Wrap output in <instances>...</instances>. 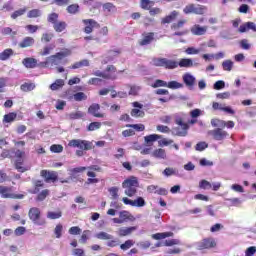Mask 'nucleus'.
<instances>
[{
	"label": "nucleus",
	"mask_w": 256,
	"mask_h": 256,
	"mask_svg": "<svg viewBox=\"0 0 256 256\" xmlns=\"http://www.w3.org/2000/svg\"><path fill=\"white\" fill-rule=\"evenodd\" d=\"M122 187L125 189L124 193L127 197H135L137 194V187H139V181H137L136 177H131L122 183Z\"/></svg>",
	"instance_id": "nucleus-1"
},
{
	"label": "nucleus",
	"mask_w": 256,
	"mask_h": 256,
	"mask_svg": "<svg viewBox=\"0 0 256 256\" xmlns=\"http://www.w3.org/2000/svg\"><path fill=\"white\" fill-rule=\"evenodd\" d=\"M69 55H71V51L65 49L55 55L48 57L46 59L45 65L46 67H55V65H61V61H63L65 57H69Z\"/></svg>",
	"instance_id": "nucleus-2"
},
{
	"label": "nucleus",
	"mask_w": 256,
	"mask_h": 256,
	"mask_svg": "<svg viewBox=\"0 0 256 256\" xmlns=\"http://www.w3.org/2000/svg\"><path fill=\"white\" fill-rule=\"evenodd\" d=\"M174 119L176 125H178V128L176 129V135H178V137H187L189 124L183 122V119H185V114H175Z\"/></svg>",
	"instance_id": "nucleus-3"
},
{
	"label": "nucleus",
	"mask_w": 256,
	"mask_h": 256,
	"mask_svg": "<svg viewBox=\"0 0 256 256\" xmlns=\"http://www.w3.org/2000/svg\"><path fill=\"white\" fill-rule=\"evenodd\" d=\"M28 217L34 225L43 226L47 224V221L44 218H41V210L37 207H33L29 210Z\"/></svg>",
	"instance_id": "nucleus-4"
},
{
	"label": "nucleus",
	"mask_w": 256,
	"mask_h": 256,
	"mask_svg": "<svg viewBox=\"0 0 256 256\" xmlns=\"http://www.w3.org/2000/svg\"><path fill=\"white\" fill-rule=\"evenodd\" d=\"M206 11L207 7L200 4H188L183 9L185 15H190L191 13L194 15H204Z\"/></svg>",
	"instance_id": "nucleus-5"
},
{
	"label": "nucleus",
	"mask_w": 256,
	"mask_h": 256,
	"mask_svg": "<svg viewBox=\"0 0 256 256\" xmlns=\"http://www.w3.org/2000/svg\"><path fill=\"white\" fill-rule=\"evenodd\" d=\"M207 135H209V137L214 141H225V139L229 137V132L223 130V128H215L213 130H209Z\"/></svg>",
	"instance_id": "nucleus-6"
},
{
	"label": "nucleus",
	"mask_w": 256,
	"mask_h": 256,
	"mask_svg": "<svg viewBox=\"0 0 256 256\" xmlns=\"http://www.w3.org/2000/svg\"><path fill=\"white\" fill-rule=\"evenodd\" d=\"M68 147L84 149V151H89L90 149H93L91 142L86 141V140H81V139L70 140L68 143Z\"/></svg>",
	"instance_id": "nucleus-7"
},
{
	"label": "nucleus",
	"mask_w": 256,
	"mask_h": 256,
	"mask_svg": "<svg viewBox=\"0 0 256 256\" xmlns=\"http://www.w3.org/2000/svg\"><path fill=\"white\" fill-rule=\"evenodd\" d=\"M0 195L3 199H23V194H13V188L0 186Z\"/></svg>",
	"instance_id": "nucleus-8"
},
{
	"label": "nucleus",
	"mask_w": 256,
	"mask_h": 256,
	"mask_svg": "<svg viewBox=\"0 0 256 256\" xmlns=\"http://www.w3.org/2000/svg\"><path fill=\"white\" fill-rule=\"evenodd\" d=\"M213 247H217V242L213 237L204 238L202 241L196 243V248L199 251H203V249H213Z\"/></svg>",
	"instance_id": "nucleus-9"
},
{
	"label": "nucleus",
	"mask_w": 256,
	"mask_h": 256,
	"mask_svg": "<svg viewBox=\"0 0 256 256\" xmlns=\"http://www.w3.org/2000/svg\"><path fill=\"white\" fill-rule=\"evenodd\" d=\"M115 71L114 66H108L104 72L101 70H96L92 74L96 77H102L103 79H115Z\"/></svg>",
	"instance_id": "nucleus-10"
},
{
	"label": "nucleus",
	"mask_w": 256,
	"mask_h": 256,
	"mask_svg": "<svg viewBox=\"0 0 256 256\" xmlns=\"http://www.w3.org/2000/svg\"><path fill=\"white\" fill-rule=\"evenodd\" d=\"M83 23L85 25L84 27V33H87L88 35L90 33H93V29L99 28V23L93 19H85L83 20Z\"/></svg>",
	"instance_id": "nucleus-11"
},
{
	"label": "nucleus",
	"mask_w": 256,
	"mask_h": 256,
	"mask_svg": "<svg viewBox=\"0 0 256 256\" xmlns=\"http://www.w3.org/2000/svg\"><path fill=\"white\" fill-rule=\"evenodd\" d=\"M23 155H25V152L21 151V150H17L15 152V157H17V161H16V169L17 171H19L20 173H25V171H27L28 168H25L21 165H23Z\"/></svg>",
	"instance_id": "nucleus-12"
},
{
	"label": "nucleus",
	"mask_w": 256,
	"mask_h": 256,
	"mask_svg": "<svg viewBox=\"0 0 256 256\" xmlns=\"http://www.w3.org/2000/svg\"><path fill=\"white\" fill-rule=\"evenodd\" d=\"M41 177H44L46 183H55V181H57L58 175L55 171L42 170Z\"/></svg>",
	"instance_id": "nucleus-13"
},
{
	"label": "nucleus",
	"mask_w": 256,
	"mask_h": 256,
	"mask_svg": "<svg viewBox=\"0 0 256 256\" xmlns=\"http://www.w3.org/2000/svg\"><path fill=\"white\" fill-rule=\"evenodd\" d=\"M132 106L134 107V109H132L131 111V116L132 117H144L145 116V112H143V104L139 103V102H133Z\"/></svg>",
	"instance_id": "nucleus-14"
},
{
	"label": "nucleus",
	"mask_w": 256,
	"mask_h": 256,
	"mask_svg": "<svg viewBox=\"0 0 256 256\" xmlns=\"http://www.w3.org/2000/svg\"><path fill=\"white\" fill-rule=\"evenodd\" d=\"M161 139V136L159 134H150L144 137V145L146 147H153L157 141Z\"/></svg>",
	"instance_id": "nucleus-15"
},
{
	"label": "nucleus",
	"mask_w": 256,
	"mask_h": 256,
	"mask_svg": "<svg viewBox=\"0 0 256 256\" xmlns=\"http://www.w3.org/2000/svg\"><path fill=\"white\" fill-rule=\"evenodd\" d=\"M161 67L164 69H177L179 62L167 58H161Z\"/></svg>",
	"instance_id": "nucleus-16"
},
{
	"label": "nucleus",
	"mask_w": 256,
	"mask_h": 256,
	"mask_svg": "<svg viewBox=\"0 0 256 256\" xmlns=\"http://www.w3.org/2000/svg\"><path fill=\"white\" fill-rule=\"evenodd\" d=\"M182 79L186 87H188L190 90L193 89V87H195V81H196L195 76L191 75L190 73H186L183 75Z\"/></svg>",
	"instance_id": "nucleus-17"
},
{
	"label": "nucleus",
	"mask_w": 256,
	"mask_h": 256,
	"mask_svg": "<svg viewBox=\"0 0 256 256\" xmlns=\"http://www.w3.org/2000/svg\"><path fill=\"white\" fill-rule=\"evenodd\" d=\"M99 109H101V106L99 104H92L88 108V113H90V115H93V117H98V118L105 117V114L99 113Z\"/></svg>",
	"instance_id": "nucleus-18"
},
{
	"label": "nucleus",
	"mask_w": 256,
	"mask_h": 256,
	"mask_svg": "<svg viewBox=\"0 0 256 256\" xmlns=\"http://www.w3.org/2000/svg\"><path fill=\"white\" fill-rule=\"evenodd\" d=\"M161 87H168V89H183V83L177 81L166 82L161 80Z\"/></svg>",
	"instance_id": "nucleus-19"
},
{
	"label": "nucleus",
	"mask_w": 256,
	"mask_h": 256,
	"mask_svg": "<svg viewBox=\"0 0 256 256\" xmlns=\"http://www.w3.org/2000/svg\"><path fill=\"white\" fill-rule=\"evenodd\" d=\"M192 35H205L207 33V26H200L196 24L190 29Z\"/></svg>",
	"instance_id": "nucleus-20"
},
{
	"label": "nucleus",
	"mask_w": 256,
	"mask_h": 256,
	"mask_svg": "<svg viewBox=\"0 0 256 256\" xmlns=\"http://www.w3.org/2000/svg\"><path fill=\"white\" fill-rule=\"evenodd\" d=\"M154 40H155V33L153 32L146 33L144 34L143 39L140 41V45L142 46L149 45L153 43Z\"/></svg>",
	"instance_id": "nucleus-21"
},
{
	"label": "nucleus",
	"mask_w": 256,
	"mask_h": 256,
	"mask_svg": "<svg viewBox=\"0 0 256 256\" xmlns=\"http://www.w3.org/2000/svg\"><path fill=\"white\" fill-rule=\"evenodd\" d=\"M22 64L26 69H35L37 67V59L35 58H24Z\"/></svg>",
	"instance_id": "nucleus-22"
},
{
	"label": "nucleus",
	"mask_w": 256,
	"mask_h": 256,
	"mask_svg": "<svg viewBox=\"0 0 256 256\" xmlns=\"http://www.w3.org/2000/svg\"><path fill=\"white\" fill-rule=\"evenodd\" d=\"M35 45V39L33 37H25L20 43H19V47H21V49H25L27 47H31Z\"/></svg>",
	"instance_id": "nucleus-23"
},
{
	"label": "nucleus",
	"mask_w": 256,
	"mask_h": 256,
	"mask_svg": "<svg viewBox=\"0 0 256 256\" xmlns=\"http://www.w3.org/2000/svg\"><path fill=\"white\" fill-rule=\"evenodd\" d=\"M120 219L125 223V221H135V216L132 215L129 211H120L119 212Z\"/></svg>",
	"instance_id": "nucleus-24"
},
{
	"label": "nucleus",
	"mask_w": 256,
	"mask_h": 256,
	"mask_svg": "<svg viewBox=\"0 0 256 256\" xmlns=\"http://www.w3.org/2000/svg\"><path fill=\"white\" fill-rule=\"evenodd\" d=\"M133 231H137V227L120 228L118 230V235L120 237H127V235H131Z\"/></svg>",
	"instance_id": "nucleus-25"
},
{
	"label": "nucleus",
	"mask_w": 256,
	"mask_h": 256,
	"mask_svg": "<svg viewBox=\"0 0 256 256\" xmlns=\"http://www.w3.org/2000/svg\"><path fill=\"white\" fill-rule=\"evenodd\" d=\"M178 67H184L186 69H189L193 67V60L191 58H182L178 62Z\"/></svg>",
	"instance_id": "nucleus-26"
},
{
	"label": "nucleus",
	"mask_w": 256,
	"mask_h": 256,
	"mask_svg": "<svg viewBox=\"0 0 256 256\" xmlns=\"http://www.w3.org/2000/svg\"><path fill=\"white\" fill-rule=\"evenodd\" d=\"M65 85V80L57 79L54 83L50 85L51 91H59V89H63Z\"/></svg>",
	"instance_id": "nucleus-27"
},
{
	"label": "nucleus",
	"mask_w": 256,
	"mask_h": 256,
	"mask_svg": "<svg viewBox=\"0 0 256 256\" xmlns=\"http://www.w3.org/2000/svg\"><path fill=\"white\" fill-rule=\"evenodd\" d=\"M161 245L165 247H173V245H181V240L179 239H167L161 242Z\"/></svg>",
	"instance_id": "nucleus-28"
},
{
	"label": "nucleus",
	"mask_w": 256,
	"mask_h": 256,
	"mask_svg": "<svg viewBox=\"0 0 256 256\" xmlns=\"http://www.w3.org/2000/svg\"><path fill=\"white\" fill-rule=\"evenodd\" d=\"M96 239H100L102 241H110L113 239V235L107 233V232H99L95 235Z\"/></svg>",
	"instance_id": "nucleus-29"
},
{
	"label": "nucleus",
	"mask_w": 256,
	"mask_h": 256,
	"mask_svg": "<svg viewBox=\"0 0 256 256\" xmlns=\"http://www.w3.org/2000/svg\"><path fill=\"white\" fill-rule=\"evenodd\" d=\"M11 55H13V49H5L3 52L0 53V61H7V59H9Z\"/></svg>",
	"instance_id": "nucleus-30"
},
{
	"label": "nucleus",
	"mask_w": 256,
	"mask_h": 256,
	"mask_svg": "<svg viewBox=\"0 0 256 256\" xmlns=\"http://www.w3.org/2000/svg\"><path fill=\"white\" fill-rule=\"evenodd\" d=\"M108 193L111 196V199L117 200L119 199V187L113 186L108 189Z\"/></svg>",
	"instance_id": "nucleus-31"
},
{
	"label": "nucleus",
	"mask_w": 256,
	"mask_h": 256,
	"mask_svg": "<svg viewBox=\"0 0 256 256\" xmlns=\"http://www.w3.org/2000/svg\"><path fill=\"white\" fill-rule=\"evenodd\" d=\"M177 15H179V12L177 11L171 12V14H169L162 20V23H171L175 21V19L177 18Z\"/></svg>",
	"instance_id": "nucleus-32"
},
{
	"label": "nucleus",
	"mask_w": 256,
	"mask_h": 256,
	"mask_svg": "<svg viewBox=\"0 0 256 256\" xmlns=\"http://www.w3.org/2000/svg\"><path fill=\"white\" fill-rule=\"evenodd\" d=\"M15 119H17V113L11 112L9 114L4 115L3 123H13Z\"/></svg>",
	"instance_id": "nucleus-33"
},
{
	"label": "nucleus",
	"mask_w": 256,
	"mask_h": 256,
	"mask_svg": "<svg viewBox=\"0 0 256 256\" xmlns=\"http://www.w3.org/2000/svg\"><path fill=\"white\" fill-rule=\"evenodd\" d=\"M66 27H67V23H65V22H57L54 24V30L57 33H61L63 31H65Z\"/></svg>",
	"instance_id": "nucleus-34"
},
{
	"label": "nucleus",
	"mask_w": 256,
	"mask_h": 256,
	"mask_svg": "<svg viewBox=\"0 0 256 256\" xmlns=\"http://www.w3.org/2000/svg\"><path fill=\"white\" fill-rule=\"evenodd\" d=\"M63 213L61 211H56V212H53V211H49L47 212V218L48 219H61Z\"/></svg>",
	"instance_id": "nucleus-35"
},
{
	"label": "nucleus",
	"mask_w": 256,
	"mask_h": 256,
	"mask_svg": "<svg viewBox=\"0 0 256 256\" xmlns=\"http://www.w3.org/2000/svg\"><path fill=\"white\" fill-rule=\"evenodd\" d=\"M80 67H89V60H81L80 62H76L73 64L71 69H80Z\"/></svg>",
	"instance_id": "nucleus-36"
},
{
	"label": "nucleus",
	"mask_w": 256,
	"mask_h": 256,
	"mask_svg": "<svg viewBox=\"0 0 256 256\" xmlns=\"http://www.w3.org/2000/svg\"><path fill=\"white\" fill-rule=\"evenodd\" d=\"M211 125H212V127H218V129H221V128L225 127V120L212 119Z\"/></svg>",
	"instance_id": "nucleus-37"
},
{
	"label": "nucleus",
	"mask_w": 256,
	"mask_h": 256,
	"mask_svg": "<svg viewBox=\"0 0 256 256\" xmlns=\"http://www.w3.org/2000/svg\"><path fill=\"white\" fill-rule=\"evenodd\" d=\"M27 17L29 19H35L37 17H41V10L39 9H33V10H30L27 14Z\"/></svg>",
	"instance_id": "nucleus-38"
},
{
	"label": "nucleus",
	"mask_w": 256,
	"mask_h": 256,
	"mask_svg": "<svg viewBox=\"0 0 256 256\" xmlns=\"http://www.w3.org/2000/svg\"><path fill=\"white\" fill-rule=\"evenodd\" d=\"M145 205H146L145 199H143V197H138L135 200H133L132 207H145Z\"/></svg>",
	"instance_id": "nucleus-39"
},
{
	"label": "nucleus",
	"mask_w": 256,
	"mask_h": 256,
	"mask_svg": "<svg viewBox=\"0 0 256 256\" xmlns=\"http://www.w3.org/2000/svg\"><path fill=\"white\" fill-rule=\"evenodd\" d=\"M68 117L69 119H83L85 113L81 111L71 112Z\"/></svg>",
	"instance_id": "nucleus-40"
},
{
	"label": "nucleus",
	"mask_w": 256,
	"mask_h": 256,
	"mask_svg": "<svg viewBox=\"0 0 256 256\" xmlns=\"http://www.w3.org/2000/svg\"><path fill=\"white\" fill-rule=\"evenodd\" d=\"M222 68L224 71H232L233 69V61L225 60L222 62Z\"/></svg>",
	"instance_id": "nucleus-41"
},
{
	"label": "nucleus",
	"mask_w": 256,
	"mask_h": 256,
	"mask_svg": "<svg viewBox=\"0 0 256 256\" xmlns=\"http://www.w3.org/2000/svg\"><path fill=\"white\" fill-rule=\"evenodd\" d=\"M54 235H56V239H61V236L63 235V225L57 224L54 229Z\"/></svg>",
	"instance_id": "nucleus-42"
},
{
	"label": "nucleus",
	"mask_w": 256,
	"mask_h": 256,
	"mask_svg": "<svg viewBox=\"0 0 256 256\" xmlns=\"http://www.w3.org/2000/svg\"><path fill=\"white\" fill-rule=\"evenodd\" d=\"M20 89H21V91H25V92L33 91V89H35V84H33V83H24V84L21 85Z\"/></svg>",
	"instance_id": "nucleus-43"
},
{
	"label": "nucleus",
	"mask_w": 256,
	"mask_h": 256,
	"mask_svg": "<svg viewBox=\"0 0 256 256\" xmlns=\"http://www.w3.org/2000/svg\"><path fill=\"white\" fill-rule=\"evenodd\" d=\"M154 3L151 0H141L142 9L149 10L153 7Z\"/></svg>",
	"instance_id": "nucleus-44"
},
{
	"label": "nucleus",
	"mask_w": 256,
	"mask_h": 256,
	"mask_svg": "<svg viewBox=\"0 0 256 256\" xmlns=\"http://www.w3.org/2000/svg\"><path fill=\"white\" fill-rule=\"evenodd\" d=\"M213 89L216 91H221V89H225V81L223 80H218L214 83Z\"/></svg>",
	"instance_id": "nucleus-45"
},
{
	"label": "nucleus",
	"mask_w": 256,
	"mask_h": 256,
	"mask_svg": "<svg viewBox=\"0 0 256 256\" xmlns=\"http://www.w3.org/2000/svg\"><path fill=\"white\" fill-rule=\"evenodd\" d=\"M185 53L187 55H199V53H201V49H197L195 47H188L186 50H185Z\"/></svg>",
	"instance_id": "nucleus-46"
},
{
	"label": "nucleus",
	"mask_w": 256,
	"mask_h": 256,
	"mask_svg": "<svg viewBox=\"0 0 256 256\" xmlns=\"http://www.w3.org/2000/svg\"><path fill=\"white\" fill-rule=\"evenodd\" d=\"M49 196V190H43L41 193L38 194L36 201H45Z\"/></svg>",
	"instance_id": "nucleus-47"
},
{
	"label": "nucleus",
	"mask_w": 256,
	"mask_h": 256,
	"mask_svg": "<svg viewBox=\"0 0 256 256\" xmlns=\"http://www.w3.org/2000/svg\"><path fill=\"white\" fill-rule=\"evenodd\" d=\"M55 49V46L50 45V46H46L44 47V49L40 52V55H42L43 57L50 55L51 51H53Z\"/></svg>",
	"instance_id": "nucleus-48"
},
{
	"label": "nucleus",
	"mask_w": 256,
	"mask_h": 256,
	"mask_svg": "<svg viewBox=\"0 0 256 256\" xmlns=\"http://www.w3.org/2000/svg\"><path fill=\"white\" fill-rule=\"evenodd\" d=\"M27 11V8H21L19 10H16L14 13H12L11 18L17 19V17H21V15L25 14Z\"/></svg>",
	"instance_id": "nucleus-49"
},
{
	"label": "nucleus",
	"mask_w": 256,
	"mask_h": 256,
	"mask_svg": "<svg viewBox=\"0 0 256 256\" xmlns=\"http://www.w3.org/2000/svg\"><path fill=\"white\" fill-rule=\"evenodd\" d=\"M68 13H71L72 15H75V13L79 12V5L77 4H72L67 7Z\"/></svg>",
	"instance_id": "nucleus-50"
},
{
	"label": "nucleus",
	"mask_w": 256,
	"mask_h": 256,
	"mask_svg": "<svg viewBox=\"0 0 256 256\" xmlns=\"http://www.w3.org/2000/svg\"><path fill=\"white\" fill-rule=\"evenodd\" d=\"M104 11H108V13H113L116 11L115 5L113 3H106L103 5Z\"/></svg>",
	"instance_id": "nucleus-51"
},
{
	"label": "nucleus",
	"mask_w": 256,
	"mask_h": 256,
	"mask_svg": "<svg viewBox=\"0 0 256 256\" xmlns=\"http://www.w3.org/2000/svg\"><path fill=\"white\" fill-rule=\"evenodd\" d=\"M240 47L245 51H249V49H251V44H249V40L243 39L240 41Z\"/></svg>",
	"instance_id": "nucleus-52"
},
{
	"label": "nucleus",
	"mask_w": 256,
	"mask_h": 256,
	"mask_svg": "<svg viewBox=\"0 0 256 256\" xmlns=\"http://www.w3.org/2000/svg\"><path fill=\"white\" fill-rule=\"evenodd\" d=\"M161 95H167L166 97H162V103H167V101H171V95H169V90L162 89Z\"/></svg>",
	"instance_id": "nucleus-53"
},
{
	"label": "nucleus",
	"mask_w": 256,
	"mask_h": 256,
	"mask_svg": "<svg viewBox=\"0 0 256 256\" xmlns=\"http://www.w3.org/2000/svg\"><path fill=\"white\" fill-rule=\"evenodd\" d=\"M97 129H101L100 122H92L88 126V131H97Z\"/></svg>",
	"instance_id": "nucleus-54"
},
{
	"label": "nucleus",
	"mask_w": 256,
	"mask_h": 256,
	"mask_svg": "<svg viewBox=\"0 0 256 256\" xmlns=\"http://www.w3.org/2000/svg\"><path fill=\"white\" fill-rule=\"evenodd\" d=\"M87 99V95L83 92H78L74 94L75 101H85Z\"/></svg>",
	"instance_id": "nucleus-55"
},
{
	"label": "nucleus",
	"mask_w": 256,
	"mask_h": 256,
	"mask_svg": "<svg viewBox=\"0 0 256 256\" xmlns=\"http://www.w3.org/2000/svg\"><path fill=\"white\" fill-rule=\"evenodd\" d=\"M132 245H134L133 240H127L124 244L120 246V249H122V251H127V249H131Z\"/></svg>",
	"instance_id": "nucleus-56"
},
{
	"label": "nucleus",
	"mask_w": 256,
	"mask_h": 256,
	"mask_svg": "<svg viewBox=\"0 0 256 256\" xmlns=\"http://www.w3.org/2000/svg\"><path fill=\"white\" fill-rule=\"evenodd\" d=\"M200 189H211L212 184L207 180H201L199 183Z\"/></svg>",
	"instance_id": "nucleus-57"
},
{
	"label": "nucleus",
	"mask_w": 256,
	"mask_h": 256,
	"mask_svg": "<svg viewBox=\"0 0 256 256\" xmlns=\"http://www.w3.org/2000/svg\"><path fill=\"white\" fill-rule=\"evenodd\" d=\"M52 153H63V147L61 145L54 144L50 147Z\"/></svg>",
	"instance_id": "nucleus-58"
},
{
	"label": "nucleus",
	"mask_w": 256,
	"mask_h": 256,
	"mask_svg": "<svg viewBox=\"0 0 256 256\" xmlns=\"http://www.w3.org/2000/svg\"><path fill=\"white\" fill-rule=\"evenodd\" d=\"M207 147H209V145L206 142H199L196 144V151H205V149H207Z\"/></svg>",
	"instance_id": "nucleus-59"
},
{
	"label": "nucleus",
	"mask_w": 256,
	"mask_h": 256,
	"mask_svg": "<svg viewBox=\"0 0 256 256\" xmlns=\"http://www.w3.org/2000/svg\"><path fill=\"white\" fill-rule=\"evenodd\" d=\"M57 19H59V14L57 13H52L48 16V22L52 23L53 25L57 23Z\"/></svg>",
	"instance_id": "nucleus-60"
},
{
	"label": "nucleus",
	"mask_w": 256,
	"mask_h": 256,
	"mask_svg": "<svg viewBox=\"0 0 256 256\" xmlns=\"http://www.w3.org/2000/svg\"><path fill=\"white\" fill-rule=\"evenodd\" d=\"M51 39H53V33H44L42 35L41 41H43L44 43H49Z\"/></svg>",
	"instance_id": "nucleus-61"
},
{
	"label": "nucleus",
	"mask_w": 256,
	"mask_h": 256,
	"mask_svg": "<svg viewBox=\"0 0 256 256\" xmlns=\"http://www.w3.org/2000/svg\"><path fill=\"white\" fill-rule=\"evenodd\" d=\"M70 235H81V228L79 226H73L69 229Z\"/></svg>",
	"instance_id": "nucleus-62"
},
{
	"label": "nucleus",
	"mask_w": 256,
	"mask_h": 256,
	"mask_svg": "<svg viewBox=\"0 0 256 256\" xmlns=\"http://www.w3.org/2000/svg\"><path fill=\"white\" fill-rule=\"evenodd\" d=\"M163 174H164L166 177H171V175H177V171H175V169H173V168H166V169L163 171Z\"/></svg>",
	"instance_id": "nucleus-63"
},
{
	"label": "nucleus",
	"mask_w": 256,
	"mask_h": 256,
	"mask_svg": "<svg viewBox=\"0 0 256 256\" xmlns=\"http://www.w3.org/2000/svg\"><path fill=\"white\" fill-rule=\"evenodd\" d=\"M256 254V247L255 246H251L248 249H246L245 255L246 256H253Z\"/></svg>",
	"instance_id": "nucleus-64"
}]
</instances>
